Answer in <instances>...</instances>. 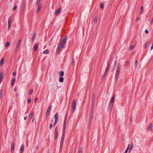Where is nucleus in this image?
<instances>
[{
	"label": "nucleus",
	"instance_id": "nucleus-1",
	"mask_svg": "<svg viewBox=\"0 0 153 153\" xmlns=\"http://www.w3.org/2000/svg\"><path fill=\"white\" fill-rule=\"evenodd\" d=\"M67 39L66 38H63L61 41L60 43L59 44L62 46V48H65Z\"/></svg>",
	"mask_w": 153,
	"mask_h": 153
},
{
	"label": "nucleus",
	"instance_id": "nucleus-2",
	"mask_svg": "<svg viewBox=\"0 0 153 153\" xmlns=\"http://www.w3.org/2000/svg\"><path fill=\"white\" fill-rule=\"evenodd\" d=\"M115 99L114 96H113L111 100L109 103V107L110 108H112L113 106V103L114 102Z\"/></svg>",
	"mask_w": 153,
	"mask_h": 153
},
{
	"label": "nucleus",
	"instance_id": "nucleus-3",
	"mask_svg": "<svg viewBox=\"0 0 153 153\" xmlns=\"http://www.w3.org/2000/svg\"><path fill=\"white\" fill-rule=\"evenodd\" d=\"M67 121V117H65L64 120V124H63V133H64L65 132V129L66 127V125Z\"/></svg>",
	"mask_w": 153,
	"mask_h": 153
},
{
	"label": "nucleus",
	"instance_id": "nucleus-4",
	"mask_svg": "<svg viewBox=\"0 0 153 153\" xmlns=\"http://www.w3.org/2000/svg\"><path fill=\"white\" fill-rule=\"evenodd\" d=\"M50 51L49 50L46 49L43 50L42 52V54L43 55H48Z\"/></svg>",
	"mask_w": 153,
	"mask_h": 153
},
{
	"label": "nucleus",
	"instance_id": "nucleus-5",
	"mask_svg": "<svg viewBox=\"0 0 153 153\" xmlns=\"http://www.w3.org/2000/svg\"><path fill=\"white\" fill-rule=\"evenodd\" d=\"M76 101L75 100H74L72 104L73 107V110L74 111H75L76 108Z\"/></svg>",
	"mask_w": 153,
	"mask_h": 153
},
{
	"label": "nucleus",
	"instance_id": "nucleus-6",
	"mask_svg": "<svg viewBox=\"0 0 153 153\" xmlns=\"http://www.w3.org/2000/svg\"><path fill=\"white\" fill-rule=\"evenodd\" d=\"M55 121L54 122V126H55V125L57 123L59 117H58V114L57 113H56L55 115Z\"/></svg>",
	"mask_w": 153,
	"mask_h": 153
},
{
	"label": "nucleus",
	"instance_id": "nucleus-7",
	"mask_svg": "<svg viewBox=\"0 0 153 153\" xmlns=\"http://www.w3.org/2000/svg\"><path fill=\"white\" fill-rule=\"evenodd\" d=\"M51 109V106L50 105L48 108L47 109L46 113V117H48V115L49 114L50 112Z\"/></svg>",
	"mask_w": 153,
	"mask_h": 153
},
{
	"label": "nucleus",
	"instance_id": "nucleus-8",
	"mask_svg": "<svg viewBox=\"0 0 153 153\" xmlns=\"http://www.w3.org/2000/svg\"><path fill=\"white\" fill-rule=\"evenodd\" d=\"M36 5L37 7V9L36 10V13H38L41 10L42 5L41 4H36Z\"/></svg>",
	"mask_w": 153,
	"mask_h": 153
},
{
	"label": "nucleus",
	"instance_id": "nucleus-9",
	"mask_svg": "<svg viewBox=\"0 0 153 153\" xmlns=\"http://www.w3.org/2000/svg\"><path fill=\"white\" fill-rule=\"evenodd\" d=\"M11 18H9L8 20V25L7 27V29L8 30H9L11 27Z\"/></svg>",
	"mask_w": 153,
	"mask_h": 153
},
{
	"label": "nucleus",
	"instance_id": "nucleus-10",
	"mask_svg": "<svg viewBox=\"0 0 153 153\" xmlns=\"http://www.w3.org/2000/svg\"><path fill=\"white\" fill-rule=\"evenodd\" d=\"M21 39H19L17 43V44L16 46V48L18 49L20 47L21 43Z\"/></svg>",
	"mask_w": 153,
	"mask_h": 153
},
{
	"label": "nucleus",
	"instance_id": "nucleus-11",
	"mask_svg": "<svg viewBox=\"0 0 153 153\" xmlns=\"http://www.w3.org/2000/svg\"><path fill=\"white\" fill-rule=\"evenodd\" d=\"M15 146V144L14 143V142L12 143L11 144V152H13L14 151Z\"/></svg>",
	"mask_w": 153,
	"mask_h": 153
},
{
	"label": "nucleus",
	"instance_id": "nucleus-12",
	"mask_svg": "<svg viewBox=\"0 0 153 153\" xmlns=\"http://www.w3.org/2000/svg\"><path fill=\"white\" fill-rule=\"evenodd\" d=\"M120 68V65H118L116 72V74L117 75H118L119 74Z\"/></svg>",
	"mask_w": 153,
	"mask_h": 153
},
{
	"label": "nucleus",
	"instance_id": "nucleus-13",
	"mask_svg": "<svg viewBox=\"0 0 153 153\" xmlns=\"http://www.w3.org/2000/svg\"><path fill=\"white\" fill-rule=\"evenodd\" d=\"M148 130L149 131H152V123H150L149 126Z\"/></svg>",
	"mask_w": 153,
	"mask_h": 153
},
{
	"label": "nucleus",
	"instance_id": "nucleus-14",
	"mask_svg": "<svg viewBox=\"0 0 153 153\" xmlns=\"http://www.w3.org/2000/svg\"><path fill=\"white\" fill-rule=\"evenodd\" d=\"M61 8H58L55 12V15L56 16L58 15L60 13V12L61 11Z\"/></svg>",
	"mask_w": 153,
	"mask_h": 153
},
{
	"label": "nucleus",
	"instance_id": "nucleus-15",
	"mask_svg": "<svg viewBox=\"0 0 153 153\" xmlns=\"http://www.w3.org/2000/svg\"><path fill=\"white\" fill-rule=\"evenodd\" d=\"M33 112L32 111H31L30 112L29 116V118L30 119H31L33 117Z\"/></svg>",
	"mask_w": 153,
	"mask_h": 153
},
{
	"label": "nucleus",
	"instance_id": "nucleus-16",
	"mask_svg": "<svg viewBox=\"0 0 153 153\" xmlns=\"http://www.w3.org/2000/svg\"><path fill=\"white\" fill-rule=\"evenodd\" d=\"M58 130L57 128L55 129V134H54V137L55 138H56L58 136Z\"/></svg>",
	"mask_w": 153,
	"mask_h": 153
},
{
	"label": "nucleus",
	"instance_id": "nucleus-17",
	"mask_svg": "<svg viewBox=\"0 0 153 153\" xmlns=\"http://www.w3.org/2000/svg\"><path fill=\"white\" fill-rule=\"evenodd\" d=\"M39 46L38 44H36L34 46V51H36L37 50V48Z\"/></svg>",
	"mask_w": 153,
	"mask_h": 153
},
{
	"label": "nucleus",
	"instance_id": "nucleus-18",
	"mask_svg": "<svg viewBox=\"0 0 153 153\" xmlns=\"http://www.w3.org/2000/svg\"><path fill=\"white\" fill-rule=\"evenodd\" d=\"M24 150V146L23 145H22L20 147V151L21 153H22Z\"/></svg>",
	"mask_w": 153,
	"mask_h": 153
},
{
	"label": "nucleus",
	"instance_id": "nucleus-19",
	"mask_svg": "<svg viewBox=\"0 0 153 153\" xmlns=\"http://www.w3.org/2000/svg\"><path fill=\"white\" fill-rule=\"evenodd\" d=\"M3 77V73H0V83H1Z\"/></svg>",
	"mask_w": 153,
	"mask_h": 153
},
{
	"label": "nucleus",
	"instance_id": "nucleus-20",
	"mask_svg": "<svg viewBox=\"0 0 153 153\" xmlns=\"http://www.w3.org/2000/svg\"><path fill=\"white\" fill-rule=\"evenodd\" d=\"M4 59L3 58H2L0 62V65L2 66L4 62Z\"/></svg>",
	"mask_w": 153,
	"mask_h": 153
},
{
	"label": "nucleus",
	"instance_id": "nucleus-21",
	"mask_svg": "<svg viewBox=\"0 0 153 153\" xmlns=\"http://www.w3.org/2000/svg\"><path fill=\"white\" fill-rule=\"evenodd\" d=\"M98 19V17L97 16H96L94 17V23H96L97 22Z\"/></svg>",
	"mask_w": 153,
	"mask_h": 153
},
{
	"label": "nucleus",
	"instance_id": "nucleus-22",
	"mask_svg": "<svg viewBox=\"0 0 153 153\" xmlns=\"http://www.w3.org/2000/svg\"><path fill=\"white\" fill-rule=\"evenodd\" d=\"M64 75V73L63 71H60L59 74V76H62Z\"/></svg>",
	"mask_w": 153,
	"mask_h": 153
},
{
	"label": "nucleus",
	"instance_id": "nucleus-23",
	"mask_svg": "<svg viewBox=\"0 0 153 153\" xmlns=\"http://www.w3.org/2000/svg\"><path fill=\"white\" fill-rule=\"evenodd\" d=\"M62 48V46H60L59 45H58V46L57 48V52H59L61 48Z\"/></svg>",
	"mask_w": 153,
	"mask_h": 153
},
{
	"label": "nucleus",
	"instance_id": "nucleus-24",
	"mask_svg": "<svg viewBox=\"0 0 153 153\" xmlns=\"http://www.w3.org/2000/svg\"><path fill=\"white\" fill-rule=\"evenodd\" d=\"M15 79L14 78H13L12 82H11V85L12 86H13L14 85V84L15 83Z\"/></svg>",
	"mask_w": 153,
	"mask_h": 153
},
{
	"label": "nucleus",
	"instance_id": "nucleus-25",
	"mask_svg": "<svg viewBox=\"0 0 153 153\" xmlns=\"http://www.w3.org/2000/svg\"><path fill=\"white\" fill-rule=\"evenodd\" d=\"M36 34L35 33H34L33 34L32 37V40L33 41L35 40V39L36 38Z\"/></svg>",
	"mask_w": 153,
	"mask_h": 153
},
{
	"label": "nucleus",
	"instance_id": "nucleus-26",
	"mask_svg": "<svg viewBox=\"0 0 153 153\" xmlns=\"http://www.w3.org/2000/svg\"><path fill=\"white\" fill-rule=\"evenodd\" d=\"M143 7L142 6H141L140 8V14H142V13H143Z\"/></svg>",
	"mask_w": 153,
	"mask_h": 153
},
{
	"label": "nucleus",
	"instance_id": "nucleus-27",
	"mask_svg": "<svg viewBox=\"0 0 153 153\" xmlns=\"http://www.w3.org/2000/svg\"><path fill=\"white\" fill-rule=\"evenodd\" d=\"M63 80H64V78L63 77H61L59 79V81L61 82H63Z\"/></svg>",
	"mask_w": 153,
	"mask_h": 153
},
{
	"label": "nucleus",
	"instance_id": "nucleus-28",
	"mask_svg": "<svg viewBox=\"0 0 153 153\" xmlns=\"http://www.w3.org/2000/svg\"><path fill=\"white\" fill-rule=\"evenodd\" d=\"M130 148V145H128V146L127 147V149H126V150L125 151V153H127L128 151V149Z\"/></svg>",
	"mask_w": 153,
	"mask_h": 153
},
{
	"label": "nucleus",
	"instance_id": "nucleus-29",
	"mask_svg": "<svg viewBox=\"0 0 153 153\" xmlns=\"http://www.w3.org/2000/svg\"><path fill=\"white\" fill-rule=\"evenodd\" d=\"M9 45H10V43L8 42H7L6 43L5 47L6 48H7L9 46Z\"/></svg>",
	"mask_w": 153,
	"mask_h": 153
},
{
	"label": "nucleus",
	"instance_id": "nucleus-30",
	"mask_svg": "<svg viewBox=\"0 0 153 153\" xmlns=\"http://www.w3.org/2000/svg\"><path fill=\"white\" fill-rule=\"evenodd\" d=\"M109 67H110L109 64H108V65H107V68H106V71H105L106 73L107 71H108V69L109 68Z\"/></svg>",
	"mask_w": 153,
	"mask_h": 153
},
{
	"label": "nucleus",
	"instance_id": "nucleus-31",
	"mask_svg": "<svg viewBox=\"0 0 153 153\" xmlns=\"http://www.w3.org/2000/svg\"><path fill=\"white\" fill-rule=\"evenodd\" d=\"M134 48V46L133 45H132L131 46V47L130 48V50L131 51H132Z\"/></svg>",
	"mask_w": 153,
	"mask_h": 153
},
{
	"label": "nucleus",
	"instance_id": "nucleus-32",
	"mask_svg": "<svg viewBox=\"0 0 153 153\" xmlns=\"http://www.w3.org/2000/svg\"><path fill=\"white\" fill-rule=\"evenodd\" d=\"M134 64L136 67L138 65V61L137 60H135L134 62Z\"/></svg>",
	"mask_w": 153,
	"mask_h": 153
},
{
	"label": "nucleus",
	"instance_id": "nucleus-33",
	"mask_svg": "<svg viewBox=\"0 0 153 153\" xmlns=\"http://www.w3.org/2000/svg\"><path fill=\"white\" fill-rule=\"evenodd\" d=\"M82 148H80L78 152V153H82Z\"/></svg>",
	"mask_w": 153,
	"mask_h": 153
},
{
	"label": "nucleus",
	"instance_id": "nucleus-34",
	"mask_svg": "<svg viewBox=\"0 0 153 153\" xmlns=\"http://www.w3.org/2000/svg\"><path fill=\"white\" fill-rule=\"evenodd\" d=\"M31 98H29L27 100V103H29L31 102Z\"/></svg>",
	"mask_w": 153,
	"mask_h": 153
},
{
	"label": "nucleus",
	"instance_id": "nucleus-35",
	"mask_svg": "<svg viewBox=\"0 0 153 153\" xmlns=\"http://www.w3.org/2000/svg\"><path fill=\"white\" fill-rule=\"evenodd\" d=\"M41 0H37L36 1V4H40V2Z\"/></svg>",
	"mask_w": 153,
	"mask_h": 153
},
{
	"label": "nucleus",
	"instance_id": "nucleus-36",
	"mask_svg": "<svg viewBox=\"0 0 153 153\" xmlns=\"http://www.w3.org/2000/svg\"><path fill=\"white\" fill-rule=\"evenodd\" d=\"M17 8V6L16 5L13 8V10H16V9Z\"/></svg>",
	"mask_w": 153,
	"mask_h": 153
},
{
	"label": "nucleus",
	"instance_id": "nucleus-37",
	"mask_svg": "<svg viewBox=\"0 0 153 153\" xmlns=\"http://www.w3.org/2000/svg\"><path fill=\"white\" fill-rule=\"evenodd\" d=\"M100 8L102 9L103 8V5L102 4H101L100 5Z\"/></svg>",
	"mask_w": 153,
	"mask_h": 153
},
{
	"label": "nucleus",
	"instance_id": "nucleus-38",
	"mask_svg": "<svg viewBox=\"0 0 153 153\" xmlns=\"http://www.w3.org/2000/svg\"><path fill=\"white\" fill-rule=\"evenodd\" d=\"M145 32L147 34L148 33H149V31L148 30H145Z\"/></svg>",
	"mask_w": 153,
	"mask_h": 153
},
{
	"label": "nucleus",
	"instance_id": "nucleus-39",
	"mask_svg": "<svg viewBox=\"0 0 153 153\" xmlns=\"http://www.w3.org/2000/svg\"><path fill=\"white\" fill-rule=\"evenodd\" d=\"M53 126V125L52 124H51L49 126V128L51 129Z\"/></svg>",
	"mask_w": 153,
	"mask_h": 153
},
{
	"label": "nucleus",
	"instance_id": "nucleus-40",
	"mask_svg": "<svg viewBox=\"0 0 153 153\" xmlns=\"http://www.w3.org/2000/svg\"><path fill=\"white\" fill-rule=\"evenodd\" d=\"M33 92V90L32 89H31L30 91V94H31Z\"/></svg>",
	"mask_w": 153,
	"mask_h": 153
},
{
	"label": "nucleus",
	"instance_id": "nucleus-41",
	"mask_svg": "<svg viewBox=\"0 0 153 153\" xmlns=\"http://www.w3.org/2000/svg\"><path fill=\"white\" fill-rule=\"evenodd\" d=\"M132 148H133V144H132L131 145V146H130V151L132 149Z\"/></svg>",
	"mask_w": 153,
	"mask_h": 153
},
{
	"label": "nucleus",
	"instance_id": "nucleus-42",
	"mask_svg": "<svg viewBox=\"0 0 153 153\" xmlns=\"http://www.w3.org/2000/svg\"><path fill=\"white\" fill-rule=\"evenodd\" d=\"M13 76H15L16 75V73L15 72H13Z\"/></svg>",
	"mask_w": 153,
	"mask_h": 153
},
{
	"label": "nucleus",
	"instance_id": "nucleus-43",
	"mask_svg": "<svg viewBox=\"0 0 153 153\" xmlns=\"http://www.w3.org/2000/svg\"><path fill=\"white\" fill-rule=\"evenodd\" d=\"M38 98H37V97H36L35 98V99H34V101H35V102H36L38 100Z\"/></svg>",
	"mask_w": 153,
	"mask_h": 153
},
{
	"label": "nucleus",
	"instance_id": "nucleus-44",
	"mask_svg": "<svg viewBox=\"0 0 153 153\" xmlns=\"http://www.w3.org/2000/svg\"><path fill=\"white\" fill-rule=\"evenodd\" d=\"M136 19H137V22L139 21V18L138 17H137L136 18Z\"/></svg>",
	"mask_w": 153,
	"mask_h": 153
},
{
	"label": "nucleus",
	"instance_id": "nucleus-45",
	"mask_svg": "<svg viewBox=\"0 0 153 153\" xmlns=\"http://www.w3.org/2000/svg\"><path fill=\"white\" fill-rule=\"evenodd\" d=\"M151 23L152 24H153V18L152 19V21H151Z\"/></svg>",
	"mask_w": 153,
	"mask_h": 153
},
{
	"label": "nucleus",
	"instance_id": "nucleus-46",
	"mask_svg": "<svg viewBox=\"0 0 153 153\" xmlns=\"http://www.w3.org/2000/svg\"><path fill=\"white\" fill-rule=\"evenodd\" d=\"M153 49V46L152 45V46L151 47V50H152Z\"/></svg>",
	"mask_w": 153,
	"mask_h": 153
},
{
	"label": "nucleus",
	"instance_id": "nucleus-47",
	"mask_svg": "<svg viewBox=\"0 0 153 153\" xmlns=\"http://www.w3.org/2000/svg\"><path fill=\"white\" fill-rule=\"evenodd\" d=\"M14 91H16V88H15L14 89Z\"/></svg>",
	"mask_w": 153,
	"mask_h": 153
},
{
	"label": "nucleus",
	"instance_id": "nucleus-48",
	"mask_svg": "<svg viewBox=\"0 0 153 153\" xmlns=\"http://www.w3.org/2000/svg\"><path fill=\"white\" fill-rule=\"evenodd\" d=\"M26 117H24V120H26Z\"/></svg>",
	"mask_w": 153,
	"mask_h": 153
},
{
	"label": "nucleus",
	"instance_id": "nucleus-49",
	"mask_svg": "<svg viewBox=\"0 0 153 153\" xmlns=\"http://www.w3.org/2000/svg\"><path fill=\"white\" fill-rule=\"evenodd\" d=\"M34 118L33 119V120H32V121H33H33H34Z\"/></svg>",
	"mask_w": 153,
	"mask_h": 153
},
{
	"label": "nucleus",
	"instance_id": "nucleus-50",
	"mask_svg": "<svg viewBox=\"0 0 153 153\" xmlns=\"http://www.w3.org/2000/svg\"><path fill=\"white\" fill-rule=\"evenodd\" d=\"M152 45L153 46V43H152Z\"/></svg>",
	"mask_w": 153,
	"mask_h": 153
},
{
	"label": "nucleus",
	"instance_id": "nucleus-51",
	"mask_svg": "<svg viewBox=\"0 0 153 153\" xmlns=\"http://www.w3.org/2000/svg\"><path fill=\"white\" fill-rule=\"evenodd\" d=\"M147 46V45H146V46Z\"/></svg>",
	"mask_w": 153,
	"mask_h": 153
},
{
	"label": "nucleus",
	"instance_id": "nucleus-52",
	"mask_svg": "<svg viewBox=\"0 0 153 153\" xmlns=\"http://www.w3.org/2000/svg\"><path fill=\"white\" fill-rule=\"evenodd\" d=\"M124 153H125V152Z\"/></svg>",
	"mask_w": 153,
	"mask_h": 153
}]
</instances>
